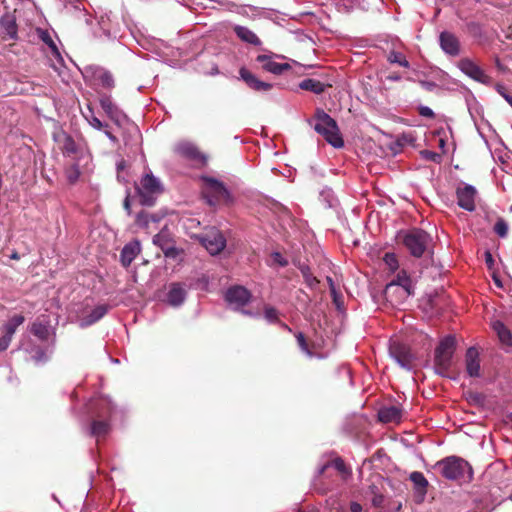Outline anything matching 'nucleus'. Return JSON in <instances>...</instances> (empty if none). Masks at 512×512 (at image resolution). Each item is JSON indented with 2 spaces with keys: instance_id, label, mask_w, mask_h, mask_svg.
I'll return each instance as SVG.
<instances>
[{
  "instance_id": "nucleus-1",
  "label": "nucleus",
  "mask_w": 512,
  "mask_h": 512,
  "mask_svg": "<svg viewBox=\"0 0 512 512\" xmlns=\"http://www.w3.org/2000/svg\"><path fill=\"white\" fill-rule=\"evenodd\" d=\"M313 122L315 131L323 136L324 139L334 148H341L344 146V141L340 135L336 121L323 109L318 108L315 111Z\"/></svg>"
},
{
  "instance_id": "nucleus-2",
  "label": "nucleus",
  "mask_w": 512,
  "mask_h": 512,
  "mask_svg": "<svg viewBox=\"0 0 512 512\" xmlns=\"http://www.w3.org/2000/svg\"><path fill=\"white\" fill-rule=\"evenodd\" d=\"M435 467L439 473L448 480L473 479V469L471 465L463 458L457 456H448L438 461Z\"/></svg>"
},
{
  "instance_id": "nucleus-3",
  "label": "nucleus",
  "mask_w": 512,
  "mask_h": 512,
  "mask_svg": "<svg viewBox=\"0 0 512 512\" xmlns=\"http://www.w3.org/2000/svg\"><path fill=\"white\" fill-rule=\"evenodd\" d=\"M414 294V286L405 270H400L395 278L386 285L385 298L391 303H401Z\"/></svg>"
},
{
  "instance_id": "nucleus-4",
  "label": "nucleus",
  "mask_w": 512,
  "mask_h": 512,
  "mask_svg": "<svg viewBox=\"0 0 512 512\" xmlns=\"http://www.w3.org/2000/svg\"><path fill=\"white\" fill-rule=\"evenodd\" d=\"M456 350V339L454 336L443 338L435 349L434 368L437 374L446 376Z\"/></svg>"
},
{
  "instance_id": "nucleus-5",
  "label": "nucleus",
  "mask_w": 512,
  "mask_h": 512,
  "mask_svg": "<svg viewBox=\"0 0 512 512\" xmlns=\"http://www.w3.org/2000/svg\"><path fill=\"white\" fill-rule=\"evenodd\" d=\"M401 241L410 254L420 258L431 242L430 235L422 229L413 228L402 234Z\"/></svg>"
},
{
  "instance_id": "nucleus-6",
  "label": "nucleus",
  "mask_w": 512,
  "mask_h": 512,
  "mask_svg": "<svg viewBox=\"0 0 512 512\" xmlns=\"http://www.w3.org/2000/svg\"><path fill=\"white\" fill-rule=\"evenodd\" d=\"M136 191L140 197V203L144 206H153L155 199L163 192L162 183L151 172L146 173L138 186Z\"/></svg>"
},
{
  "instance_id": "nucleus-7",
  "label": "nucleus",
  "mask_w": 512,
  "mask_h": 512,
  "mask_svg": "<svg viewBox=\"0 0 512 512\" xmlns=\"http://www.w3.org/2000/svg\"><path fill=\"white\" fill-rule=\"evenodd\" d=\"M202 194L210 206L227 204L230 194L224 184L214 178H204Z\"/></svg>"
},
{
  "instance_id": "nucleus-8",
  "label": "nucleus",
  "mask_w": 512,
  "mask_h": 512,
  "mask_svg": "<svg viewBox=\"0 0 512 512\" xmlns=\"http://www.w3.org/2000/svg\"><path fill=\"white\" fill-rule=\"evenodd\" d=\"M194 238L211 254L212 256L220 254L226 247V238L216 227H210Z\"/></svg>"
},
{
  "instance_id": "nucleus-9",
  "label": "nucleus",
  "mask_w": 512,
  "mask_h": 512,
  "mask_svg": "<svg viewBox=\"0 0 512 512\" xmlns=\"http://www.w3.org/2000/svg\"><path fill=\"white\" fill-rule=\"evenodd\" d=\"M457 67L469 78L481 84L488 85L492 79L484 70L470 58H462L458 61Z\"/></svg>"
},
{
  "instance_id": "nucleus-10",
  "label": "nucleus",
  "mask_w": 512,
  "mask_h": 512,
  "mask_svg": "<svg viewBox=\"0 0 512 512\" xmlns=\"http://www.w3.org/2000/svg\"><path fill=\"white\" fill-rule=\"evenodd\" d=\"M153 243L162 250L163 254L167 258H176L180 253V250L176 248L173 236L167 227L162 228L159 233L154 235Z\"/></svg>"
},
{
  "instance_id": "nucleus-11",
  "label": "nucleus",
  "mask_w": 512,
  "mask_h": 512,
  "mask_svg": "<svg viewBox=\"0 0 512 512\" xmlns=\"http://www.w3.org/2000/svg\"><path fill=\"white\" fill-rule=\"evenodd\" d=\"M389 352L401 367L405 369L413 367L415 356L407 345L399 341H392L389 346Z\"/></svg>"
},
{
  "instance_id": "nucleus-12",
  "label": "nucleus",
  "mask_w": 512,
  "mask_h": 512,
  "mask_svg": "<svg viewBox=\"0 0 512 512\" xmlns=\"http://www.w3.org/2000/svg\"><path fill=\"white\" fill-rule=\"evenodd\" d=\"M251 293L244 286L235 285L230 287L225 293L226 302L238 310L247 305L251 300Z\"/></svg>"
},
{
  "instance_id": "nucleus-13",
  "label": "nucleus",
  "mask_w": 512,
  "mask_h": 512,
  "mask_svg": "<svg viewBox=\"0 0 512 512\" xmlns=\"http://www.w3.org/2000/svg\"><path fill=\"white\" fill-rule=\"evenodd\" d=\"M476 196L477 190L472 185L465 184L463 187L459 186L456 189L457 204L466 211L472 212L476 209Z\"/></svg>"
},
{
  "instance_id": "nucleus-14",
  "label": "nucleus",
  "mask_w": 512,
  "mask_h": 512,
  "mask_svg": "<svg viewBox=\"0 0 512 512\" xmlns=\"http://www.w3.org/2000/svg\"><path fill=\"white\" fill-rule=\"evenodd\" d=\"M99 102L107 117L117 126H121L127 120L126 114L112 102L110 96H102Z\"/></svg>"
},
{
  "instance_id": "nucleus-15",
  "label": "nucleus",
  "mask_w": 512,
  "mask_h": 512,
  "mask_svg": "<svg viewBox=\"0 0 512 512\" xmlns=\"http://www.w3.org/2000/svg\"><path fill=\"white\" fill-rule=\"evenodd\" d=\"M0 36L4 40H17L18 39V25L14 13H5L0 18Z\"/></svg>"
},
{
  "instance_id": "nucleus-16",
  "label": "nucleus",
  "mask_w": 512,
  "mask_h": 512,
  "mask_svg": "<svg viewBox=\"0 0 512 512\" xmlns=\"http://www.w3.org/2000/svg\"><path fill=\"white\" fill-rule=\"evenodd\" d=\"M439 41L442 50L446 54L450 56H457L460 54V42L453 33L448 31L441 32Z\"/></svg>"
},
{
  "instance_id": "nucleus-17",
  "label": "nucleus",
  "mask_w": 512,
  "mask_h": 512,
  "mask_svg": "<svg viewBox=\"0 0 512 512\" xmlns=\"http://www.w3.org/2000/svg\"><path fill=\"white\" fill-rule=\"evenodd\" d=\"M403 416L399 405L383 406L378 410L379 421L383 423H400Z\"/></svg>"
},
{
  "instance_id": "nucleus-18",
  "label": "nucleus",
  "mask_w": 512,
  "mask_h": 512,
  "mask_svg": "<svg viewBox=\"0 0 512 512\" xmlns=\"http://www.w3.org/2000/svg\"><path fill=\"white\" fill-rule=\"evenodd\" d=\"M256 61L262 63V68L265 71L275 75H281L285 71L291 69V65L289 63H277L271 60V56L265 54L258 55Z\"/></svg>"
},
{
  "instance_id": "nucleus-19",
  "label": "nucleus",
  "mask_w": 512,
  "mask_h": 512,
  "mask_svg": "<svg viewBox=\"0 0 512 512\" xmlns=\"http://www.w3.org/2000/svg\"><path fill=\"white\" fill-rule=\"evenodd\" d=\"M239 74L241 79L246 83V85L255 91H268L272 88V85L270 83L259 80L245 67L240 68Z\"/></svg>"
},
{
  "instance_id": "nucleus-20",
  "label": "nucleus",
  "mask_w": 512,
  "mask_h": 512,
  "mask_svg": "<svg viewBox=\"0 0 512 512\" xmlns=\"http://www.w3.org/2000/svg\"><path fill=\"white\" fill-rule=\"evenodd\" d=\"M466 372L470 377L480 376L479 352L475 347H469L465 354Z\"/></svg>"
},
{
  "instance_id": "nucleus-21",
  "label": "nucleus",
  "mask_w": 512,
  "mask_h": 512,
  "mask_svg": "<svg viewBox=\"0 0 512 512\" xmlns=\"http://www.w3.org/2000/svg\"><path fill=\"white\" fill-rule=\"evenodd\" d=\"M140 243L138 241H133L126 244L121 253H120V261L124 267L130 266L133 260L140 253Z\"/></svg>"
},
{
  "instance_id": "nucleus-22",
  "label": "nucleus",
  "mask_w": 512,
  "mask_h": 512,
  "mask_svg": "<svg viewBox=\"0 0 512 512\" xmlns=\"http://www.w3.org/2000/svg\"><path fill=\"white\" fill-rule=\"evenodd\" d=\"M186 297V291L180 283H173L167 293V301L172 306L181 305Z\"/></svg>"
},
{
  "instance_id": "nucleus-23",
  "label": "nucleus",
  "mask_w": 512,
  "mask_h": 512,
  "mask_svg": "<svg viewBox=\"0 0 512 512\" xmlns=\"http://www.w3.org/2000/svg\"><path fill=\"white\" fill-rule=\"evenodd\" d=\"M234 32L243 42L254 46H260L262 44L259 37L248 27L237 25L234 27Z\"/></svg>"
},
{
  "instance_id": "nucleus-24",
  "label": "nucleus",
  "mask_w": 512,
  "mask_h": 512,
  "mask_svg": "<svg viewBox=\"0 0 512 512\" xmlns=\"http://www.w3.org/2000/svg\"><path fill=\"white\" fill-rule=\"evenodd\" d=\"M175 151L182 157L190 160H200L203 158L202 153L196 146L190 143H180L176 146Z\"/></svg>"
},
{
  "instance_id": "nucleus-25",
  "label": "nucleus",
  "mask_w": 512,
  "mask_h": 512,
  "mask_svg": "<svg viewBox=\"0 0 512 512\" xmlns=\"http://www.w3.org/2000/svg\"><path fill=\"white\" fill-rule=\"evenodd\" d=\"M410 480L414 484V488L416 493L419 495L420 500L424 499V496L427 493L428 481L423 475V473L415 471L410 474Z\"/></svg>"
},
{
  "instance_id": "nucleus-26",
  "label": "nucleus",
  "mask_w": 512,
  "mask_h": 512,
  "mask_svg": "<svg viewBox=\"0 0 512 512\" xmlns=\"http://www.w3.org/2000/svg\"><path fill=\"white\" fill-rule=\"evenodd\" d=\"M331 86V84H325L313 78L304 79L299 84V87L302 90L310 91L315 94H322L327 88Z\"/></svg>"
},
{
  "instance_id": "nucleus-27",
  "label": "nucleus",
  "mask_w": 512,
  "mask_h": 512,
  "mask_svg": "<svg viewBox=\"0 0 512 512\" xmlns=\"http://www.w3.org/2000/svg\"><path fill=\"white\" fill-rule=\"evenodd\" d=\"M94 78L96 81H98V83L106 88V89H111L114 87V78H113V75L103 69V68H97L95 71H94Z\"/></svg>"
},
{
  "instance_id": "nucleus-28",
  "label": "nucleus",
  "mask_w": 512,
  "mask_h": 512,
  "mask_svg": "<svg viewBox=\"0 0 512 512\" xmlns=\"http://www.w3.org/2000/svg\"><path fill=\"white\" fill-rule=\"evenodd\" d=\"M493 330L496 332L499 340L505 345H511L512 335L510 330L501 321H495L492 324Z\"/></svg>"
},
{
  "instance_id": "nucleus-29",
  "label": "nucleus",
  "mask_w": 512,
  "mask_h": 512,
  "mask_svg": "<svg viewBox=\"0 0 512 512\" xmlns=\"http://www.w3.org/2000/svg\"><path fill=\"white\" fill-rule=\"evenodd\" d=\"M31 333L42 341L47 340L49 337L48 322L40 321L37 319L31 325Z\"/></svg>"
},
{
  "instance_id": "nucleus-30",
  "label": "nucleus",
  "mask_w": 512,
  "mask_h": 512,
  "mask_svg": "<svg viewBox=\"0 0 512 512\" xmlns=\"http://www.w3.org/2000/svg\"><path fill=\"white\" fill-rule=\"evenodd\" d=\"M107 313V307L105 305H99L95 307L89 315L82 320V326H90L100 320Z\"/></svg>"
},
{
  "instance_id": "nucleus-31",
  "label": "nucleus",
  "mask_w": 512,
  "mask_h": 512,
  "mask_svg": "<svg viewBox=\"0 0 512 512\" xmlns=\"http://www.w3.org/2000/svg\"><path fill=\"white\" fill-rule=\"evenodd\" d=\"M110 431V425L104 420H94L91 423L90 434L94 437H104Z\"/></svg>"
},
{
  "instance_id": "nucleus-32",
  "label": "nucleus",
  "mask_w": 512,
  "mask_h": 512,
  "mask_svg": "<svg viewBox=\"0 0 512 512\" xmlns=\"http://www.w3.org/2000/svg\"><path fill=\"white\" fill-rule=\"evenodd\" d=\"M298 269L300 270L307 286L310 288H316L319 284V280L312 274L310 267L303 263L298 265Z\"/></svg>"
},
{
  "instance_id": "nucleus-33",
  "label": "nucleus",
  "mask_w": 512,
  "mask_h": 512,
  "mask_svg": "<svg viewBox=\"0 0 512 512\" xmlns=\"http://www.w3.org/2000/svg\"><path fill=\"white\" fill-rule=\"evenodd\" d=\"M37 35L51 49L53 55L60 56V52L57 48V45L55 44L50 33L47 30L38 28Z\"/></svg>"
},
{
  "instance_id": "nucleus-34",
  "label": "nucleus",
  "mask_w": 512,
  "mask_h": 512,
  "mask_svg": "<svg viewBox=\"0 0 512 512\" xmlns=\"http://www.w3.org/2000/svg\"><path fill=\"white\" fill-rule=\"evenodd\" d=\"M25 321V318L23 315H14L12 318L8 320V322L5 324V334L13 338L14 333L16 332V329L22 325Z\"/></svg>"
},
{
  "instance_id": "nucleus-35",
  "label": "nucleus",
  "mask_w": 512,
  "mask_h": 512,
  "mask_svg": "<svg viewBox=\"0 0 512 512\" xmlns=\"http://www.w3.org/2000/svg\"><path fill=\"white\" fill-rule=\"evenodd\" d=\"M387 61L392 64H398L402 67L409 68L410 64L406 57L397 51H391L387 56Z\"/></svg>"
},
{
  "instance_id": "nucleus-36",
  "label": "nucleus",
  "mask_w": 512,
  "mask_h": 512,
  "mask_svg": "<svg viewBox=\"0 0 512 512\" xmlns=\"http://www.w3.org/2000/svg\"><path fill=\"white\" fill-rule=\"evenodd\" d=\"M62 152L64 155H67V156H70L77 152V145H76L74 139L69 135H66L64 137L63 144H62Z\"/></svg>"
},
{
  "instance_id": "nucleus-37",
  "label": "nucleus",
  "mask_w": 512,
  "mask_h": 512,
  "mask_svg": "<svg viewBox=\"0 0 512 512\" xmlns=\"http://www.w3.org/2000/svg\"><path fill=\"white\" fill-rule=\"evenodd\" d=\"M493 231L501 238H505L508 234V224L503 218H498Z\"/></svg>"
},
{
  "instance_id": "nucleus-38",
  "label": "nucleus",
  "mask_w": 512,
  "mask_h": 512,
  "mask_svg": "<svg viewBox=\"0 0 512 512\" xmlns=\"http://www.w3.org/2000/svg\"><path fill=\"white\" fill-rule=\"evenodd\" d=\"M150 224V214L146 211H141L136 215L135 225L142 229H148Z\"/></svg>"
},
{
  "instance_id": "nucleus-39",
  "label": "nucleus",
  "mask_w": 512,
  "mask_h": 512,
  "mask_svg": "<svg viewBox=\"0 0 512 512\" xmlns=\"http://www.w3.org/2000/svg\"><path fill=\"white\" fill-rule=\"evenodd\" d=\"M65 175L70 183H75L80 176L79 166L77 164H72L71 166L66 168Z\"/></svg>"
},
{
  "instance_id": "nucleus-40",
  "label": "nucleus",
  "mask_w": 512,
  "mask_h": 512,
  "mask_svg": "<svg viewBox=\"0 0 512 512\" xmlns=\"http://www.w3.org/2000/svg\"><path fill=\"white\" fill-rule=\"evenodd\" d=\"M383 261L389 271L395 272L398 269V259L394 253H386L383 257Z\"/></svg>"
},
{
  "instance_id": "nucleus-41",
  "label": "nucleus",
  "mask_w": 512,
  "mask_h": 512,
  "mask_svg": "<svg viewBox=\"0 0 512 512\" xmlns=\"http://www.w3.org/2000/svg\"><path fill=\"white\" fill-rule=\"evenodd\" d=\"M88 110H89V112L91 113V115H90V116L86 115L85 117H86V119L88 120L89 124H90L93 128H95V129H97V130H101V129H103V128L108 127V124H104V123H102V122H101V121H100L96 116H94V114H93V110H92L90 107H88Z\"/></svg>"
},
{
  "instance_id": "nucleus-42",
  "label": "nucleus",
  "mask_w": 512,
  "mask_h": 512,
  "mask_svg": "<svg viewBox=\"0 0 512 512\" xmlns=\"http://www.w3.org/2000/svg\"><path fill=\"white\" fill-rule=\"evenodd\" d=\"M296 340H297V343H298L300 349L303 352H305L307 355L312 356V352H311V350L309 348L308 341H307L305 335L302 332H298L296 334Z\"/></svg>"
},
{
  "instance_id": "nucleus-43",
  "label": "nucleus",
  "mask_w": 512,
  "mask_h": 512,
  "mask_svg": "<svg viewBox=\"0 0 512 512\" xmlns=\"http://www.w3.org/2000/svg\"><path fill=\"white\" fill-rule=\"evenodd\" d=\"M495 89L512 107V94L508 91V89L501 84H497Z\"/></svg>"
},
{
  "instance_id": "nucleus-44",
  "label": "nucleus",
  "mask_w": 512,
  "mask_h": 512,
  "mask_svg": "<svg viewBox=\"0 0 512 512\" xmlns=\"http://www.w3.org/2000/svg\"><path fill=\"white\" fill-rule=\"evenodd\" d=\"M265 318L270 322H275L278 320V312L273 307H266L265 308Z\"/></svg>"
},
{
  "instance_id": "nucleus-45",
  "label": "nucleus",
  "mask_w": 512,
  "mask_h": 512,
  "mask_svg": "<svg viewBox=\"0 0 512 512\" xmlns=\"http://www.w3.org/2000/svg\"><path fill=\"white\" fill-rule=\"evenodd\" d=\"M418 110V113L420 116L422 117H426V118H430V119H433L435 117V113L433 112V110L427 106H419L417 108Z\"/></svg>"
},
{
  "instance_id": "nucleus-46",
  "label": "nucleus",
  "mask_w": 512,
  "mask_h": 512,
  "mask_svg": "<svg viewBox=\"0 0 512 512\" xmlns=\"http://www.w3.org/2000/svg\"><path fill=\"white\" fill-rule=\"evenodd\" d=\"M271 257H272L273 261H274L275 263H277L278 265H280L281 267H285V266H287V265H288V261H287V259H285V258L282 256V254H281V253H279V252H274V253H272Z\"/></svg>"
},
{
  "instance_id": "nucleus-47",
  "label": "nucleus",
  "mask_w": 512,
  "mask_h": 512,
  "mask_svg": "<svg viewBox=\"0 0 512 512\" xmlns=\"http://www.w3.org/2000/svg\"><path fill=\"white\" fill-rule=\"evenodd\" d=\"M12 337L8 336L7 334H4L2 337H0V352L5 351L10 343H11Z\"/></svg>"
},
{
  "instance_id": "nucleus-48",
  "label": "nucleus",
  "mask_w": 512,
  "mask_h": 512,
  "mask_svg": "<svg viewBox=\"0 0 512 512\" xmlns=\"http://www.w3.org/2000/svg\"><path fill=\"white\" fill-rule=\"evenodd\" d=\"M422 154H423L425 159L431 160V161H434V162H437L438 159L440 158V155L437 154L436 152H433V151L425 150V151L422 152Z\"/></svg>"
},
{
  "instance_id": "nucleus-49",
  "label": "nucleus",
  "mask_w": 512,
  "mask_h": 512,
  "mask_svg": "<svg viewBox=\"0 0 512 512\" xmlns=\"http://www.w3.org/2000/svg\"><path fill=\"white\" fill-rule=\"evenodd\" d=\"M334 467L341 473H347V467L344 463V461L340 458H337L335 461H334Z\"/></svg>"
},
{
  "instance_id": "nucleus-50",
  "label": "nucleus",
  "mask_w": 512,
  "mask_h": 512,
  "mask_svg": "<svg viewBox=\"0 0 512 512\" xmlns=\"http://www.w3.org/2000/svg\"><path fill=\"white\" fill-rule=\"evenodd\" d=\"M421 87L429 92L434 91V89L437 87V84L432 81H420Z\"/></svg>"
},
{
  "instance_id": "nucleus-51",
  "label": "nucleus",
  "mask_w": 512,
  "mask_h": 512,
  "mask_svg": "<svg viewBox=\"0 0 512 512\" xmlns=\"http://www.w3.org/2000/svg\"><path fill=\"white\" fill-rule=\"evenodd\" d=\"M470 30H471V32H473V34L475 36L481 34V27L478 24H474V23L471 24L470 25Z\"/></svg>"
},
{
  "instance_id": "nucleus-52",
  "label": "nucleus",
  "mask_w": 512,
  "mask_h": 512,
  "mask_svg": "<svg viewBox=\"0 0 512 512\" xmlns=\"http://www.w3.org/2000/svg\"><path fill=\"white\" fill-rule=\"evenodd\" d=\"M485 261L489 267H491L494 263L492 254L489 251L485 252Z\"/></svg>"
},
{
  "instance_id": "nucleus-53",
  "label": "nucleus",
  "mask_w": 512,
  "mask_h": 512,
  "mask_svg": "<svg viewBox=\"0 0 512 512\" xmlns=\"http://www.w3.org/2000/svg\"><path fill=\"white\" fill-rule=\"evenodd\" d=\"M350 510L351 512H361L362 506L357 502H353L351 503Z\"/></svg>"
},
{
  "instance_id": "nucleus-54",
  "label": "nucleus",
  "mask_w": 512,
  "mask_h": 512,
  "mask_svg": "<svg viewBox=\"0 0 512 512\" xmlns=\"http://www.w3.org/2000/svg\"><path fill=\"white\" fill-rule=\"evenodd\" d=\"M124 209L128 212V214H131V205H130V199L129 196H127L123 202Z\"/></svg>"
},
{
  "instance_id": "nucleus-55",
  "label": "nucleus",
  "mask_w": 512,
  "mask_h": 512,
  "mask_svg": "<svg viewBox=\"0 0 512 512\" xmlns=\"http://www.w3.org/2000/svg\"><path fill=\"white\" fill-rule=\"evenodd\" d=\"M387 79L390 80V81H400L401 80V76L398 73H392V74L387 76Z\"/></svg>"
},
{
  "instance_id": "nucleus-56",
  "label": "nucleus",
  "mask_w": 512,
  "mask_h": 512,
  "mask_svg": "<svg viewBox=\"0 0 512 512\" xmlns=\"http://www.w3.org/2000/svg\"><path fill=\"white\" fill-rule=\"evenodd\" d=\"M104 133L112 142H114V143L118 142L117 137L114 134H112L109 130L106 129L104 131Z\"/></svg>"
},
{
  "instance_id": "nucleus-57",
  "label": "nucleus",
  "mask_w": 512,
  "mask_h": 512,
  "mask_svg": "<svg viewBox=\"0 0 512 512\" xmlns=\"http://www.w3.org/2000/svg\"><path fill=\"white\" fill-rule=\"evenodd\" d=\"M327 282L330 286L331 292L335 293L334 281L331 277H327Z\"/></svg>"
},
{
  "instance_id": "nucleus-58",
  "label": "nucleus",
  "mask_w": 512,
  "mask_h": 512,
  "mask_svg": "<svg viewBox=\"0 0 512 512\" xmlns=\"http://www.w3.org/2000/svg\"><path fill=\"white\" fill-rule=\"evenodd\" d=\"M10 258L13 259V260H19L20 259V255H19V253L16 250H14L11 253Z\"/></svg>"
},
{
  "instance_id": "nucleus-59",
  "label": "nucleus",
  "mask_w": 512,
  "mask_h": 512,
  "mask_svg": "<svg viewBox=\"0 0 512 512\" xmlns=\"http://www.w3.org/2000/svg\"><path fill=\"white\" fill-rule=\"evenodd\" d=\"M159 217L156 214H150V222H158Z\"/></svg>"
},
{
  "instance_id": "nucleus-60",
  "label": "nucleus",
  "mask_w": 512,
  "mask_h": 512,
  "mask_svg": "<svg viewBox=\"0 0 512 512\" xmlns=\"http://www.w3.org/2000/svg\"><path fill=\"white\" fill-rule=\"evenodd\" d=\"M493 280H494V283H495L496 286L502 287V283H501V281H500V279L498 277L493 276Z\"/></svg>"
},
{
  "instance_id": "nucleus-61",
  "label": "nucleus",
  "mask_w": 512,
  "mask_h": 512,
  "mask_svg": "<svg viewBox=\"0 0 512 512\" xmlns=\"http://www.w3.org/2000/svg\"><path fill=\"white\" fill-rule=\"evenodd\" d=\"M495 64H496L497 68L501 69V63H500V59L498 57H496V59H495Z\"/></svg>"
}]
</instances>
